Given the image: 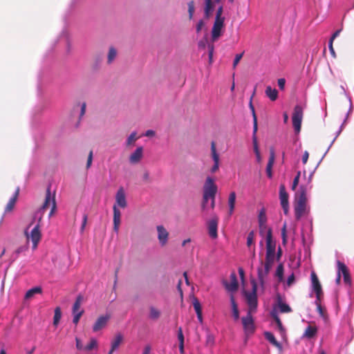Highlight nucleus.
<instances>
[{"label":"nucleus","instance_id":"nucleus-1","mask_svg":"<svg viewBox=\"0 0 354 354\" xmlns=\"http://www.w3.org/2000/svg\"><path fill=\"white\" fill-rule=\"evenodd\" d=\"M266 234V253L265 261L263 260V253H259V263L260 265L257 268V275L258 279L261 286H263L266 282V279L274 264V254L276 248V242L272 238V229L267 227L266 225H264L262 228L259 227V233L261 236Z\"/></svg>","mask_w":354,"mask_h":354},{"label":"nucleus","instance_id":"nucleus-2","mask_svg":"<svg viewBox=\"0 0 354 354\" xmlns=\"http://www.w3.org/2000/svg\"><path fill=\"white\" fill-rule=\"evenodd\" d=\"M307 188L304 185H301L298 192L295 194V214L297 220H300L307 212Z\"/></svg>","mask_w":354,"mask_h":354},{"label":"nucleus","instance_id":"nucleus-3","mask_svg":"<svg viewBox=\"0 0 354 354\" xmlns=\"http://www.w3.org/2000/svg\"><path fill=\"white\" fill-rule=\"evenodd\" d=\"M251 284H252V292H244V295L246 299L247 304L248 305V311L250 312H256L258 305V300H257V283L255 281V279L251 280Z\"/></svg>","mask_w":354,"mask_h":354},{"label":"nucleus","instance_id":"nucleus-4","mask_svg":"<svg viewBox=\"0 0 354 354\" xmlns=\"http://www.w3.org/2000/svg\"><path fill=\"white\" fill-rule=\"evenodd\" d=\"M303 115L304 111L301 106L296 105L294 108L292 116V125L296 133H299L301 131Z\"/></svg>","mask_w":354,"mask_h":354},{"label":"nucleus","instance_id":"nucleus-5","mask_svg":"<svg viewBox=\"0 0 354 354\" xmlns=\"http://www.w3.org/2000/svg\"><path fill=\"white\" fill-rule=\"evenodd\" d=\"M217 192V186L212 177L206 178L203 186V195L205 198H215Z\"/></svg>","mask_w":354,"mask_h":354},{"label":"nucleus","instance_id":"nucleus-6","mask_svg":"<svg viewBox=\"0 0 354 354\" xmlns=\"http://www.w3.org/2000/svg\"><path fill=\"white\" fill-rule=\"evenodd\" d=\"M41 220V216L39 218V223L32 228L31 230L30 234L28 233V231H25L26 236L28 239H30L32 242L33 249H35L37 247L38 243L39 242L41 234L40 232V225L39 223Z\"/></svg>","mask_w":354,"mask_h":354},{"label":"nucleus","instance_id":"nucleus-7","mask_svg":"<svg viewBox=\"0 0 354 354\" xmlns=\"http://www.w3.org/2000/svg\"><path fill=\"white\" fill-rule=\"evenodd\" d=\"M225 20L215 19L212 29V41H217L222 35L225 26Z\"/></svg>","mask_w":354,"mask_h":354},{"label":"nucleus","instance_id":"nucleus-8","mask_svg":"<svg viewBox=\"0 0 354 354\" xmlns=\"http://www.w3.org/2000/svg\"><path fill=\"white\" fill-rule=\"evenodd\" d=\"M254 312L248 311L247 315L242 317V324L245 332L247 334L253 333L254 332V322L252 317V314Z\"/></svg>","mask_w":354,"mask_h":354},{"label":"nucleus","instance_id":"nucleus-9","mask_svg":"<svg viewBox=\"0 0 354 354\" xmlns=\"http://www.w3.org/2000/svg\"><path fill=\"white\" fill-rule=\"evenodd\" d=\"M279 198L283 212L287 215L289 210L288 194L283 184H281L279 187Z\"/></svg>","mask_w":354,"mask_h":354},{"label":"nucleus","instance_id":"nucleus-10","mask_svg":"<svg viewBox=\"0 0 354 354\" xmlns=\"http://www.w3.org/2000/svg\"><path fill=\"white\" fill-rule=\"evenodd\" d=\"M222 0H204V16L208 19L213 14L216 5L220 4Z\"/></svg>","mask_w":354,"mask_h":354},{"label":"nucleus","instance_id":"nucleus-11","mask_svg":"<svg viewBox=\"0 0 354 354\" xmlns=\"http://www.w3.org/2000/svg\"><path fill=\"white\" fill-rule=\"evenodd\" d=\"M50 206H51V210L49 214V216H51L56 209V202H55V196L51 198L50 188L48 187V189L46 190L45 201H44L43 205L41 206V209L45 210Z\"/></svg>","mask_w":354,"mask_h":354},{"label":"nucleus","instance_id":"nucleus-12","mask_svg":"<svg viewBox=\"0 0 354 354\" xmlns=\"http://www.w3.org/2000/svg\"><path fill=\"white\" fill-rule=\"evenodd\" d=\"M156 230L159 243L162 247H164L167 244L169 234L163 225H158Z\"/></svg>","mask_w":354,"mask_h":354},{"label":"nucleus","instance_id":"nucleus-13","mask_svg":"<svg viewBox=\"0 0 354 354\" xmlns=\"http://www.w3.org/2000/svg\"><path fill=\"white\" fill-rule=\"evenodd\" d=\"M337 263L338 272H339L340 274L342 273L343 274L344 282L345 283V284L350 286L351 285V278L348 268L344 263H342L339 261H338Z\"/></svg>","mask_w":354,"mask_h":354},{"label":"nucleus","instance_id":"nucleus-14","mask_svg":"<svg viewBox=\"0 0 354 354\" xmlns=\"http://www.w3.org/2000/svg\"><path fill=\"white\" fill-rule=\"evenodd\" d=\"M218 218L214 216L211 220L209 221L208 232L210 237L212 239H216L218 236L217 228H218Z\"/></svg>","mask_w":354,"mask_h":354},{"label":"nucleus","instance_id":"nucleus-15","mask_svg":"<svg viewBox=\"0 0 354 354\" xmlns=\"http://www.w3.org/2000/svg\"><path fill=\"white\" fill-rule=\"evenodd\" d=\"M109 318V315H102L99 317L93 326V331L97 332L104 328L106 326Z\"/></svg>","mask_w":354,"mask_h":354},{"label":"nucleus","instance_id":"nucleus-16","mask_svg":"<svg viewBox=\"0 0 354 354\" xmlns=\"http://www.w3.org/2000/svg\"><path fill=\"white\" fill-rule=\"evenodd\" d=\"M224 285L225 288L230 292H235L238 290L239 283L236 278V275L235 272H232L230 274V281L228 283L227 281L224 282Z\"/></svg>","mask_w":354,"mask_h":354},{"label":"nucleus","instance_id":"nucleus-17","mask_svg":"<svg viewBox=\"0 0 354 354\" xmlns=\"http://www.w3.org/2000/svg\"><path fill=\"white\" fill-rule=\"evenodd\" d=\"M115 203L122 208H125L127 206L125 193L122 187L119 188L116 193Z\"/></svg>","mask_w":354,"mask_h":354},{"label":"nucleus","instance_id":"nucleus-18","mask_svg":"<svg viewBox=\"0 0 354 354\" xmlns=\"http://www.w3.org/2000/svg\"><path fill=\"white\" fill-rule=\"evenodd\" d=\"M211 152L213 160L214 162V164L211 169V171L214 173L218 169L219 167V156L216 152V144L214 141H212L211 143Z\"/></svg>","mask_w":354,"mask_h":354},{"label":"nucleus","instance_id":"nucleus-19","mask_svg":"<svg viewBox=\"0 0 354 354\" xmlns=\"http://www.w3.org/2000/svg\"><path fill=\"white\" fill-rule=\"evenodd\" d=\"M143 157V147H138L129 156V162L131 164L138 163Z\"/></svg>","mask_w":354,"mask_h":354},{"label":"nucleus","instance_id":"nucleus-20","mask_svg":"<svg viewBox=\"0 0 354 354\" xmlns=\"http://www.w3.org/2000/svg\"><path fill=\"white\" fill-rule=\"evenodd\" d=\"M124 337L120 333H117L111 341V350L108 354H113V353L118 348L120 345L123 342Z\"/></svg>","mask_w":354,"mask_h":354},{"label":"nucleus","instance_id":"nucleus-21","mask_svg":"<svg viewBox=\"0 0 354 354\" xmlns=\"http://www.w3.org/2000/svg\"><path fill=\"white\" fill-rule=\"evenodd\" d=\"M113 230L118 232L120 225L121 213L116 205L113 207Z\"/></svg>","mask_w":354,"mask_h":354},{"label":"nucleus","instance_id":"nucleus-22","mask_svg":"<svg viewBox=\"0 0 354 354\" xmlns=\"http://www.w3.org/2000/svg\"><path fill=\"white\" fill-rule=\"evenodd\" d=\"M275 160V153L273 149L270 150V157L266 167V173L268 177L271 178L272 177V169Z\"/></svg>","mask_w":354,"mask_h":354},{"label":"nucleus","instance_id":"nucleus-23","mask_svg":"<svg viewBox=\"0 0 354 354\" xmlns=\"http://www.w3.org/2000/svg\"><path fill=\"white\" fill-rule=\"evenodd\" d=\"M19 187H17L15 190V192L12 198L9 200V202L6 206L5 211L6 212H10L14 208V206L16 203V201L17 200V198L19 196Z\"/></svg>","mask_w":354,"mask_h":354},{"label":"nucleus","instance_id":"nucleus-24","mask_svg":"<svg viewBox=\"0 0 354 354\" xmlns=\"http://www.w3.org/2000/svg\"><path fill=\"white\" fill-rule=\"evenodd\" d=\"M311 280H312V285L313 288L315 292H317V294L322 291V286L320 284V282L318 279V277L315 272H313L311 273Z\"/></svg>","mask_w":354,"mask_h":354},{"label":"nucleus","instance_id":"nucleus-25","mask_svg":"<svg viewBox=\"0 0 354 354\" xmlns=\"http://www.w3.org/2000/svg\"><path fill=\"white\" fill-rule=\"evenodd\" d=\"M82 300H83L82 295H79L77 297L76 300L73 306V308H72L73 314H77L80 312H82V314L84 313V310L80 308Z\"/></svg>","mask_w":354,"mask_h":354},{"label":"nucleus","instance_id":"nucleus-26","mask_svg":"<svg viewBox=\"0 0 354 354\" xmlns=\"http://www.w3.org/2000/svg\"><path fill=\"white\" fill-rule=\"evenodd\" d=\"M236 193L232 192L229 195L228 205H229V214L232 215L234 212L236 203Z\"/></svg>","mask_w":354,"mask_h":354},{"label":"nucleus","instance_id":"nucleus-27","mask_svg":"<svg viewBox=\"0 0 354 354\" xmlns=\"http://www.w3.org/2000/svg\"><path fill=\"white\" fill-rule=\"evenodd\" d=\"M230 302L232 306V315L234 319L236 321L239 319V310L238 308V305L233 295L230 297Z\"/></svg>","mask_w":354,"mask_h":354},{"label":"nucleus","instance_id":"nucleus-28","mask_svg":"<svg viewBox=\"0 0 354 354\" xmlns=\"http://www.w3.org/2000/svg\"><path fill=\"white\" fill-rule=\"evenodd\" d=\"M266 339L273 346L278 348H281V344L276 339L274 335L270 332H266L264 333Z\"/></svg>","mask_w":354,"mask_h":354},{"label":"nucleus","instance_id":"nucleus-29","mask_svg":"<svg viewBox=\"0 0 354 354\" xmlns=\"http://www.w3.org/2000/svg\"><path fill=\"white\" fill-rule=\"evenodd\" d=\"M317 332V328L315 326H308L305 330L304 333V337H307L308 339L313 338L315 336Z\"/></svg>","mask_w":354,"mask_h":354},{"label":"nucleus","instance_id":"nucleus-30","mask_svg":"<svg viewBox=\"0 0 354 354\" xmlns=\"http://www.w3.org/2000/svg\"><path fill=\"white\" fill-rule=\"evenodd\" d=\"M42 292V289L39 286L34 287L30 290H28L26 295L25 299H31L35 294H41Z\"/></svg>","mask_w":354,"mask_h":354},{"label":"nucleus","instance_id":"nucleus-31","mask_svg":"<svg viewBox=\"0 0 354 354\" xmlns=\"http://www.w3.org/2000/svg\"><path fill=\"white\" fill-rule=\"evenodd\" d=\"M266 94L272 101L276 100L278 97L277 90L276 88H272L270 86H267Z\"/></svg>","mask_w":354,"mask_h":354},{"label":"nucleus","instance_id":"nucleus-32","mask_svg":"<svg viewBox=\"0 0 354 354\" xmlns=\"http://www.w3.org/2000/svg\"><path fill=\"white\" fill-rule=\"evenodd\" d=\"M160 311L154 306L149 307V317L151 319L157 320L160 317Z\"/></svg>","mask_w":354,"mask_h":354},{"label":"nucleus","instance_id":"nucleus-33","mask_svg":"<svg viewBox=\"0 0 354 354\" xmlns=\"http://www.w3.org/2000/svg\"><path fill=\"white\" fill-rule=\"evenodd\" d=\"M258 221H259V226L262 228V227L264 226V225H266L267 222V216L266 214V210L264 209H261V211L259 213L258 216Z\"/></svg>","mask_w":354,"mask_h":354},{"label":"nucleus","instance_id":"nucleus-34","mask_svg":"<svg viewBox=\"0 0 354 354\" xmlns=\"http://www.w3.org/2000/svg\"><path fill=\"white\" fill-rule=\"evenodd\" d=\"M250 108L251 109L252 113V118H253V127H254V131H257L258 130V125H257V118L256 115L254 107L252 104V98L250 99Z\"/></svg>","mask_w":354,"mask_h":354},{"label":"nucleus","instance_id":"nucleus-35","mask_svg":"<svg viewBox=\"0 0 354 354\" xmlns=\"http://www.w3.org/2000/svg\"><path fill=\"white\" fill-rule=\"evenodd\" d=\"M278 306L279 308V311L281 313H288L292 311L291 308L288 304L281 302L280 299L278 303Z\"/></svg>","mask_w":354,"mask_h":354},{"label":"nucleus","instance_id":"nucleus-36","mask_svg":"<svg viewBox=\"0 0 354 354\" xmlns=\"http://www.w3.org/2000/svg\"><path fill=\"white\" fill-rule=\"evenodd\" d=\"M270 315H271V317L273 318V319L275 321L279 329L280 330H283V328L282 322H281L280 318L279 317L277 313L275 311H272Z\"/></svg>","mask_w":354,"mask_h":354},{"label":"nucleus","instance_id":"nucleus-37","mask_svg":"<svg viewBox=\"0 0 354 354\" xmlns=\"http://www.w3.org/2000/svg\"><path fill=\"white\" fill-rule=\"evenodd\" d=\"M62 317V312L59 307H57L55 310V314L53 317V324L57 326Z\"/></svg>","mask_w":354,"mask_h":354},{"label":"nucleus","instance_id":"nucleus-38","mask_svg":"<svg viewBox=\"0 0 354 354\" xmlns=\"http://www.w3.org/2000/svg\"><path fill=\"white\" fill-rule=\"evenodd\" d=\"M97 347V342L95 339L92 338L90 342L84 348L85 351H90Z\"/></svg>","mask_w":354,"mask_h":354},{"label":"nucleus","instance_id":"nucleus-39","mask_svg":"<svg viewBox=\"0 0 354 354\" xmlns=\"http://www.w3.org/2000/svg\"><path fill=\"white\" fill-rule=\"evenodd\" d=\"M223 6L221 3L218 4V7L216 9L215 19L225 20V17L223 16Z\"/></svg>","mask_w":354,"mask_h":354},{"label":"nucleus","instance_id":"nucleus-40","mask_svg":"<svg viewBox=\"0 0 354 354\" xmlns=\"http://www.w3.org/2000/svg\"><path fill=\"white\" fill-rule=\"evenodd\" d=\"M257 132L254 131V127H253V133H252V142H253V148L254 153H259V146H258V142H257Z\"/></svg>","mask_w":354,"mask_h":354},{"label":"nucleus","instance_id":"nucleus-41","mask_svg":"<svg viewBox=\"0 0 354 354\" xmlns=\"http://www.w3.org/2000/svg\"><path fill=\"white\" fill-rule=\"evenodd\" d=\"M283 266L282 263L278 265L275 275L279 278V281H282L283 279Z\"/></svg>","mask_w":354,"mask_h":354},{"label":"nucleus","instance_id":"nucleus-42","mask_svg":"<svg viewBox=\"0 0 354 354\" xmlns=\"http://www.w3.org/2000/svg\"><path fill=\"white\" fill-rule=\"evenodd\" d=\"M117 55L116 50L113 47H111L108 53V63H111L115 58Z\"/></svg>","mask_w":354,"mask_h":354},{"label":"nucleus","instance_id":"nucleus-43","mask_svg":"<svg viewBox=\"0 0 354 354\" xmlns=\"http://www.w3.org/2000/svg\"><path fill=\"white\" fill-rule=\"evenodd\" d=\"M192 304L196 313L202 312L201 305L197 298L194 297Z\"/></svg>","mask_w":354,"mask_h":354},{"label":"nucleus","instance_id":"nucleus-44","mask_svg":"<svg viewBox=\"0 0 354 354\" xmlns=\"http://www.w3.org/2000/svg\"><path fill=\"white\" fill-rule=\"evenodd\" d=\"M194 10H195L194 2V1H191L188 3V13H189V19H192L193 18Z\"/></svg>","mask_w":354,"mask_h":354},{"label":"nucleus","instance_id":"nucleus-45","mask_svg":"<svg viewBox=\"0 0 354 354\" xmlns=\"http://www.w3.org/2000/svg\"><path fill=\"white\" fill-rule=\"evenodd\" d=\"M137 139L138 138L136 137V133L132 132L127 140V145L129 146L133 144Z\"/></svg>","mask_w":354,"mask_h":354},{"label":"nucleus","instance_id":"nucleus-46","mask_svg":"<svg viewBox=\"0 0 354 354\" xmlns=\"http://www.w3.org/2000/svg\"><path fill=\"white\" fill-rule=\"evenodd\" d=\"M254 231H251L248 234L247 246L250 247L254 243Z\"/></svg>","mask_w":354,"mask_h":354},{"label":"nucleus","instance_id":"nucleus-47","mask_svg":"<svg viewBox=\"0 0 354 354\" xmlns=\"http://www.w3.org/2000/svg\"><path fill=\"white\" fill-rule=\"evenodd\" d=\"M300 175H301V171H299L292 182V190H295L296 189V187H297V185L299 184V181Z\"/></svg>","mask_w":354,"mask_h":354},{"label":"nucleus","instance_id":"nucleus-48","mask_svg":"<svg viewBox=\"0 0 354 354\" xmlns=\"http://www.w3.org/2000/svg\"><path fill=\"white\" fill-rule=\"evenodd\" d=\"M316 306H317V310L319 314L320 315V316L322 317H325L326 315V310L324 309V308H323L321 304H317Z\"/></svg>","mask_w":354,"mask_h":354},{"label":"nucleus","instance_id":"nucleus-49","mask_svg":"<svg viewBox=\"0 0 354 354\" xmlns=\"http://www.w3.org/2000/svg\"><path fill=\"white\" fill-rule=\"evenodd\" d=\"M178 339L179 341V344H184V335L181 327L178 330Z\"/></svg>","mask_w":354,"mask_h":354},{"label":"nucleus","instance_id":"nucleus-50","mask_svg":"<svg viewBox=\"0 0 354 354\" xmlns=\"http://www.w3.org/2000/svg\"><path fill=\"white\" fill-rule=\"evenodd\" d=\"M205 26V22L203 19H200L196 26V32L199 33L202 28Z\"/></svg>","mask_w":354,"mask_h":354},{"label":"nucleus","instance_id":"nucleus-51","mask_svg":"<svg viewBox=\"0 0 354 354\" xmlns=\"http://www.w3.org/2000/svg\"><path fill=\"white\" fill-rule=\"evenodd\" d=\"M282 242L283 244L286 243V225L284 224L281 229Z\"/></svg>","mask_w":354,"mask_h":354},{"label":"nucleus","instance_id":"nucleus-52","mask_svg":"<svg viewBox=\"0 0 354 354\" xmlns=\"http://www.w3.org/2000/svg\"><path fill=\"white\" fill-rule=\"evenodd\" d=\"M92 161H93V151L91 150L88 153V158H87L86 169H88L91 167V166L92 165Z\"/></svg>","mask_w":354,"mask_h":354},{"label":"nucleus","instance_id":"nucleus-53","mask_svg":"<svg viewBox=\"0 0 354 354\" xmlns=\"http://www.w3.org/2000/svg\"><path fill=\"white\" fill-rule=\"evenodd\" d=\"M73 322L75 324H77L81 317L82 316V312H80L77 314H73Z\"/></svg>","mask_w":354,"mask_h":354},{"label":"nucleus","instance_id":"nucleus-54","mask_svg":"<svg viewBox=\"0 0 354 354\" xmlns=\"http://www.w3.org/2000/svg\"><path fill=\"white\" fill-rule=\"evenodd\" d=\"M242 57H243V53L236 55L234 62H233L234 68H235L236 66V65L239 64V62L241 59Z\"/></svg>","mask_w":354,"mask_h":354},{"label":"nucleus","instance_id":"nucleus-55","mask_svg":"<svg viewBox=\"0 0 354 354\" xmlns=\"http://www.w3.org/2000/svg\"><path fill=\"white\" fill-rule=\"evenodd\" d=\"M208 49H209V62L211 63L212 62V57H213L214 45L208 44Z\"/></svg>","mask_w":354,"mask_h":354},{"label":"nucleus","instance_id":"nucleus-56","mask_svg":"<svg viewBox=\"0 0 354 354\" xmlns=\"http://www.w3.org/2000/svg\"><path fill=\"white\" fill-rule=\"evenodd\" d=\"M316 294V300H315V304H321V298L323 295V292L321 291L317 294V292H315Z\"/></svg>","mask_w":354,"mask_h":354},{"label":"nucleus","instance_id":"nucleus-57","mask_svg":"<svg viewBox=\"0 0 354 354\" xmlns=\"http://www.w3.org/2000/svg\"><path fill=\"white\" fill-rule=\"evenodd\" d=\"M209 199H210V198H205V196H203L202 209L203 211H205L207 208V205Z\"/></svg>","mask_w":354,"mask_h":354},{"label":"nucleus","instance_id":"nucleus-58","mask_svg":"<svg viewBox=\"0 0 354 354\" xmlns=\"http://www.w3.org/2000/svg\"><path fill=\"white\" fill-rule=\"evenodd\" d=\"M295 281V275L294 274L292 273L291 275H290L288 277V279H287V285L288 286H290Z\"/></svg>","mask_w":354,"mask_h":354},{"label":"nucleus","instance_id":"nucleus-59","mask_svg":"<svg viewBox=\"0 0 354 354\" xmlns=\"http://www.w3.org/2000/svg\"><path fill=\"white\" fill-rule=\"evenodd\" d=\"M281 255H282V250H281V247H279L277 253L275 252V254H274V259L276 258L277 261H279Z\"/></svg>","mask_w":354,"mask_h":354},{"label":"nucleus","instance_id":"nucleus-60","mask_svg":"<svg viewBox=\"0 0 354 354\" xmlns=\"http://www.w3.org/2000/svg\"><path fill=\"white\" fill-rule=\"evenodd\" d=\"M286 80L283 78L278 80V86L280 89H283L285 86Z\"/></svg>","mask_w":354,"mask_h":354},{"label":"nucleus","instance_id":"nucleus-61","mask_svg":"<svg viewBox=\"0 0 354 354\" xmlns=\"http://www.w3.org/2000/svg\"><path fill=\"white\" fill-rule=\"evenodd\" d=\"M87 218H88V216L86 214H84L83 216V221H82V226H81V231L83 232L84 230V227L86 225V223H87Z\"/></svg>","mask_w":354,"mask_h":354},{"label":"nucleus","instance_id":"nucleus-62","mask_svg":"<svg viewBox=\"0 0 354 354\" xmlns=\"http://www.w3.org/2000/svg\"><path fill=\"white\" fill-rule=\"evenodd\" d=\"M309 157V153L307 151H305L302 156V162L305 165L306 164Z\"/></svg>","mask_w":354,"mask_h":354},{"label":"nucleus","instance_id":"nucleus-63","mask_svg":"<svg viewBox=\"0 0 354 354\" xmlns=\"http://www.w3.org/2000/svg\"><path fill=\"white\" fill-rule=\"evenodd\" d=\"M75 342H76V348L78 349V350H82L83 349V345L80 341V339L77 337L75 338Z\"/></svg>","mask_w":354,"mask_h":354},{"label":"nucleus","instance_id":"nucleus-64","mask_svg":"<svg viewBox=\"0 0 354 354\" xmlns=\"http://www.w3.org/2000/svg\"><path fill=\"white\" fill-rule=\"evenodd\" d=\"M341 31H342V29H339V30H336V31L333 34V35L331 36V37H330V40H329V41H334V39H335L337 37H338V36H339V33H340V32H341Z\"/></svg>","mask_w":354,"mask_h":354}]
</instances>
